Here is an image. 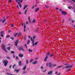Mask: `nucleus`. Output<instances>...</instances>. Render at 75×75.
<instances>
[{
  "instance_id": "50",
  "label": "nucleus",
  "mask_w": 75,
  "mask_h": 75,
  "mask_svg": "<svg viewBox=\"0 0 75 75\" xmlns=\"http://www.w3.org/2000/svg\"><path fill=\"white\" fill-rule=\"evenodd\" d=\"M74 22H75V21L73 20V21H72L71 23H74Z\"/></svg>"
},
{
  "instance_id": "31",
  "label": "nucleus",
  "mask_w": 75,
  "mask_h": 75,
  "mask_svg": "<svg viewBox=\"0 0 75 75\" xmlns=\"http://www.w3.org/2000/svg\"><path fill=\"white\" fill-rule=\"evenodd\" d=\"M29 51L30 52H33V50H31L30 49H29Z\"/></svg>"
},
{
  "instance_id": "41",
  "label": "nucleus",
  "mask_w": 75,
  "mask_h": 75,
  "mask_svg": "<svg viewBox=\"0 0 75 75\" xmlns=\"http://www.w3.org/2000/svg\"><path fill=\"white\" fill-rule=\"evenodd\" d=\"M16 65H15V64H14V65L13 66V69H14V67H16Z\"/></svg>"
},
{
  "instance_id": "32",
  "label": "nucleus",
  "mask_w": 75,
  "mask_h": 75,
  "mask_svg": "<svg viewBox=\"0 0 75 75\" xmlns=\"http://www.w3.org/2000/svg\"><path fill=\"white\" fill-rule=\"evenodd\" d=\"M26 63L27 64H28V60L27 59L26 60Z\"/></svg>"
},
{
  "instance_id": "14",
  "label": "nucleus",
  "mask_w": 75,
  "mask_h": 75,
  "mask_svg": "<svg viewBox=\"0 0 75 75\" xmlns=\"http://www.w3.org/2000/svg\"><path fill=\"white\" fill-rule=\"evenodd\" d=\"M18 64L19 66H21L22 64H21V61H20L18 62Z\"/></svg>"
},
{
  "instance_id": "49",
  "label": "nucleus",
  "mask_w": 75,
  "mask_h": 75,
  "mask_svg": "<svg viewBox=\"0 0 75 75\" xmlns=\"http://www.w3.org/2000/svg\"><path fill=\"white\" fill-rule=\"evenodd\" d=\"M24 28H26V26H25V25H24Z\"/></svg>"
},
{
  "instance_id": "3",
  "label": "nucleus",
  "mask_w": 75,
  "mask_h": 75,
  "mask_svg": "<svg viewBox=\"0 0 75 75\" xmlns=\"http://www.w3.org/2000/svg\"><path fill=\"white\" fill-rule=\"evenodd\" d=\"M3 63L5 67H6L7 65V64H8V61H7V60H4L3 62Z\"/></svg>"
},
{
  "instance_id": "59",
  "label": "nucleus",
  "mask_w": 75,
  "mask_h": 75,
  "mask_svg": "<svg viewBox=\"0 0 75 75\" xmlns=\"http://www.w3.org/2000/svg\"><path fill=\"white\" fill-rule=\"evenodd\" d=\"M40 68H41V69H43V67H41Z\"/></svg>"
},
{
  "instance_id": "24",
  "label": "nucleus",
  "mask_w": 75,
  "mask_h": 75,
  "mask_svg": "<svg viewBox=\"0 0 75 75\" xmlns=\"http://www.w3.org/2000/svg\"><path fill=\"white\" fill-rule=\"evenodd\" d=\"M30 39L31 40V41L32 42H33L32 44H34V40H33V39L32 38H31V37L30 38Z\"/></svg>"
},
{
  "instance_id": "54",
  "label": "nucleus",
  "mask_w": 75,
  "mask_h": 75,
  "mask_svg": "<svg viewBox=\"0 0 75 75\" xmlns=\"http://www.w3.org/2000/svg\"><path fill=\"white\" fill-rule=\"evenodd\" d=\"M6 37L7 38H8V37H10V35H8L6 36Z\"/></svg>"
},
{
  "instance_id": "56",
  "label": "nucleus",
  "mask_w": 75,
  "mask_h": 75,
  "mask_svg": "<svg viewBox=\"0 0 75 75\" xmlns=\"http://www.w3.org/2000/svg\"><path fill=\"white\" fill-rule=\"evenodd\" d=\"M18 59V57H16V59Z\"/></svg>"
},
{
  "instance_id": "53",
  "label": "nucleus",
  "mask_w": 75,
  "mask_h": 75,
  "mask_svg": "<svg viewBox=\"0 0 75 75\" xmlns=\"http://www.w3.org/2000/svg\"><path fill=\"white\" fill-rule=\"evenodd\" d=\"M71 1H73V2H74V3H75V0H71Z\"/></svg>"
},
{
  "instance_id": "26",
  "label": "nucleus",
  "mask_w": 75,
  "mask_h": 75,
  "mask_svg": "<svg viewBox=\"0 0 75 75\" xmlns=\"http://www.w3.org/2000/svg\"><path fill=\"white\" fill-rule=\"evenodd\" d=\"M7 49L8 51H10V47L9 46L8 47H7Z\"/></svg>"
},
{
  "instance_id": "20",
  "label": "nucleus",
  "mask_w": 75,
  "mask_h": 75,
  "mask_svg": "<svg viewBox=\"0 0 75 75\" xmlns=\"http://www.w3.org/2000/svg\"><path fill=\"white\" fill-rule=\"evenodd\" d=\"M26 69V65H25L24 67L22 68L23 70H25Z\"/></svg>"
},
{
  "instance_id": "23",
  "label": "nucleus",
  "mask_w": 75,
  "mask_h": 75,
  "mask_svg": "<svg viewBox=\"0 0 75 75\" xmlns=\"http://www.w3.org/2000/svg\"><path fill=\"white\" fill-rule=\"evenodd\" d=\"M28 20L29 21V23H31V20H30V16L28 17Z\"/></svg>"
},
{
  "instance_id": "12",
  "label": "nucleus",
  "mask_w": 75,
  "mask_h": 75,
  "mask_svg": "<svg viewBox=\"0 0 75 75\" xmlns=\"http://www.w3.org/2000/svg\"><path fill=\"white\" fill-rule=\"evenodd\" d=\"M28 5H24L23 6V10H25V8H26V7H27Z\"/></svg>"
},
{
  "instance_id": "5",
  "label": "nucleus",
  "mask_w": 75,
  "mask_h": 75,
  "mask_svg": "<svg viewBox=\"0 0 75 75\" xmlns=\"http://www.w3.org/2000/svg\"><path fill=\"white\" fill-rule=\"evenodd\" d=\"M2 45L3 47V48H2V50H4L7 53V50H6V47H5V45H4V44H2Z\"/></svg>"
},
{
  "instance_id": "60",
  "label": "nucleus",
  "mask_w": 75,
  "mask_h": 75,
  "mask_svg": "<svg viewBox=\"0 0 75 75\" xmlns=\"http://www.w3.org/2000/svg\"><path fill=\"white\" fill-rule=\"evenodd\" d=\"M64 65H68V64H64Z\"/></svg>"
},
{
  "instance_id": "8",
  "label": "nucleus",
  "mask_w": 75,
  "mask_h": 75,
  "mask_svg": "<svg viewBox=\"0 0 75 75\" xmlns=\"http://www.w3.org/2000/svg\"><path fill=\"white\" fill-rule=\"evenodd\" d=\"M61 13L62 14V15H64V16H65V15H67V13H65V11H62Z\"/></svg>"
},
{
  "instance_id": "6",
  "label": "nucleus",
  "mask_w": 75,
  "mask_h": 75,
  "mask_svg": "<svg viewBox=\"0 0 75 75\" xmlns=\"http://www.w3.org/2000/svg\"><path fill=\"white\" fill-rule=\"evenodd\" d=\"M6 20V19H0V23H4Z\"/></svg>"
},
{
  "instance_id": "45",
  "label": "nucleus",
  "mask_w": 75,
  "mask_h": 75,
  "mask_svg": "<svg viewBox=\"0 0 75 75\" xmlns=\"http://www.w3.org/2000/svg\"><path fill=\"white\" fill-rule=\"evenodd\" d=\"M33 61V60L32 59H31L30 60V62H32V61Z\"/></svg>"
},
{
  "instance_id": "37",
  "label": "nucleus",
  "mask_w": 75,
  "mask_h": 75,
  "mask_svg": "<svg viewBox=\"0 0 75 75\" xmlns=\"http://www.w3.org/2000/svg\"><path fill=\"white\" fill-rule=\"evenodd\" d=\"M27 73V71H24L23 72V74H25V73Z\"/></svg>"
},
{
  "instance_id": "38",
  "label": "nucleus",
  "mask_w": 75,
  "mask_h": 75,
  "mask_svg": "<svg viewBox=\"0 0 75 75\" xmlns=\"http://www.w3.org/2000/svg\"><path fill=\"white\" fill-rule=\"evenodd\" d=\"M18 1H20V3H22L23 2V0H21H21H18Z\"/></svg>"
},
{
  "instance_id": "21",
  "label": "nucleus",
  "mask_w": 75,
  "mask_h": 75,
  "mask_svg": "<svg viewBox=\"0 0 75 75\" xmlns=\"http://www.w3.org/2000/svg\"><path fill=\"white\" fill-rule=\"evenodd\" d=\"M62 67V65L61 66H58L56 69H59V68H61V67Z\"/></svg>"
},
{
  "instance_id": "42",
  "label": "nucleus",
  "mask_w": 75,
  "mask_h": 75,
  "mask_svg": "<svg viewBox=\"0 0 75 75\" xmlns=\"http://www.w3.org/2000/svg\"><path fill=\"white\" fill-rule=\"evenodd\" d=\"M45 7H46V8H49V7H48V6L46 5H45Z\"/></svg>"
},
{
  "instance_id": "2",
  "label": "nucleus",
  "mask_w": 75,
  "mask_h": 75,
  "mask_svg": "<svg viewBox=\"0 0 75 75\" xmlns=\"http://www.w3.org/2000/svg\"><path fill=\"white\" fill-rule=\"evenodd\" d=\"M50 52H47L46 54V56L44 60V61H47V58H48V56L50 55Z\"/></svg>"
},
{
  "instance_id": "28",
  "label": "nucleus",
  "mask_w": 75,
  "mask_h": 75,
  "mask_svg": "<svg viewBox=\"0 0 75 75\" xmlns=\"http://www.w3.org/2000/svg\"><path fill=\"white\" fill-rule=\"evenodd\" d=\"M18 34L17 33H16L15 34H14V37H16L17 36V35Z\"/></svg>"
},
{
  "instance_id": "7",
  "label": "nucleus",
  "mask_w": 75,
  "mask_h": 75,
  "mask_svg": "<svg viewBox=\"0 0 75 75\" xmlns=\"http://www.w3.org/2000/svg\"><path fill=\"white\" fill-rule=\"evenodd\" d=\"M0 32V34H1L0 36L1 37H4L3 34H4V32L1 31Z\"/></svg>"
},
{
  "instance_id": "64",
  "label": "nucleus",
  "mask_w": 75,
  "mask_h": 75,
  "mask_svg": "<svg viewBox=\"0 0 75 75\" xmlns=\"http://www.w3.org/2000/svg\"><path fill=\"white\" fill-rule=\"evenodd\" d=\"M59 9V8H56V10H58Z\"/></svg>"
},
{
  "instance_id": "15",
  "label": "nucleus",
  "mask_w": 75,
  "mask_h": 75,
  "mask_svg": "<svg viewBox=\"0 0 75 75\" xmlns=\"http://www.w3.org/2000/svg\"><path fill=\"white\" fill-rule=\"evenodd\" d=\"M51 62H50L48 64L49 68H51L52 66L51 65Z\"/></svg>"
},
{
  "instance_id": "52",
  "label": "nucleus",
  "mask_w": 75,
  "mask_h": 75,
  "mask_svg": "<svg viewBox=\"0 0 75 75\" xmlns=\"http://www.w3.org/2000/svg\"><path fill=\"white\" fill-rule=\"evenodd\" d=\"M62 23H64V20L63 19L62 21Z\"/></svg>"
},
{
  "instance_id": "18",
  "label": "nucleus",
  "mask_w": 75,
  "mask_h": 75,
  "mask_svg": "<svg viewBox=\"0 0 75 75\" xmlns=\"http://www.w3.org/2000/svg\"><path fill=\"white\" fill-rule=\"evenodd\" d=\"M18 4H19L20 7V8H21V7H22V6H21V3L19 2H18Z\"/></svg>"
},
{
  "instance_id": "43",
  "label": "nucleus",
  "mask_w": 75,
  "mask_h": 75,
  "mask_svg": "<svg viewBox=\"0 0 75 75\" xmlns=\"http://www.w3.org/2000/svg\"><path fill=\"white\" fill-rule=\"evenodd\" d=\"M11 27H14V25H13V24H11Z\"/></svg>"
},
{
  "instance_id": "51",
  "label": "nucleus",
  "mask_w": 75,
  "mask_h": 75,
  "mask_svg": "<svg viewBox=\"0 0 75 75\" xmlns=\"http://www.w3.org/2000/svg\"><path fill=\"white\" fill-rule=\"evenodd\" d=\"M29 42H30V41H28L27 43V44H29Z\"/></svg>"
},
{
  "instance_id": "34",
  "label": "nucleus",
  "mask_w": 75,
  "mask_h": 75,
  "mask_svg": "<svg viewBox=\"0 0 75 75\" xmlns=\"http://www.w3.org/2000/svg\"><path fill=\"white\" fill-rule=\"evenodd\" d=\"M33 23H35V19H33V20L32 21Z\"/></svg>"
},
{
  "instance_id": "61",
  "label": "nucleus",
  "mask_w": 75,
  "mask_h": 75,
  "mask_svg": "<svg viewBox=\"0 0 75 75\" xmlns=\"http://www.w3.org/2000/svg\"><path fill=\"white\" fill-rule=\"evenodd\" d=\"M15 1H16V2H17V3H18V0H15Z\"/></svg>"
},
{
  "instance_id": "4",
  "label": "nucleus",
  "mask_w": 75,
  "mask_h": 75,
  "mask_svg": "<svg viewBox=\"0 0 75 75\" xmlns=\"http://www.w3.org/2000/svg\"><path fill=\"white\" fill-rule=\"evenodd\" d=\"M18 50H19V51H25L24 50V48L22 46H21L19 47L18 48Z\"/></svg>"
},
{
  "instance_id": "9",
  "label": "nucleus",
  "mask_w": 75,
  "mask_h": 75,
  "mask_svg": "<svg viewBox=\"0 0 75 75\" xmlns=\"http://www.w3.org/2000/svg\"><path fill=\"white\" fill-rule=\"evenodd\" d=\"M18 40H16V41L15 42V46H17V44H18Z\"/></svg>"
},
{
  "instance_id": "35",
  "label": "nucleus",
  "mask_w": 75,
  "mask_h": 75,
  "mask_svg": "<svg viewBox=\"0 0 75 75\" xmlns=\"http://www.w3.org/2000/svg\"><path fill=\"white\" fill-rule=\"evenodd\" d=\"M11 52L12 54H14V51H11Z\"/></svg>"
},
{
  "instance_id": "19",
  "label": "nucleus",
  "mask_w": 75,
  "mask_h": 75,
  "mask_svg": "<svg viewBox=\"0 0 75 75\" xmlns=\"http://www.w3.org/2000/svg\"><path fill=\"white\" fill-rule=\"evenodd\" d=\"M37 63V61H35L34 62H33L32 63L33 64H36Z\"/></svg>"
},
{
  "instance_id": "47",
  "label": "nucleus",
  "mask_w": 75,
  "mask_h": 75,
  "mask_svg": "<svg viewBox=\"0 0 75 75\" xmlns=\"http://www.w3.org/2000/svg\"><path fill=\"white\" fill-rule=\"evenodd\" d=\"M11 30H9L8 31V33H11Z\"/></svg>"
},
{
  "instance_id": "27",
  "label": "nucleus",
  "mask_w": 75,
  "mask_h": 75,
  "mask_svg": "<svg viewBox=\"0 0 75 75\" xmlns=\"http://www.w3.org/2000/svg\"><path fill=\"white\" fill-rule=\"evenodd\" d=\"M52 71L49 72L48 73V74H52Z\"/></svg>"
},
{
  "instance_id": "55",
  "label": "nucleus",
  "mask_w": 75,
  "mask_h": 75,
  "mask_svg": "<svg viewBox=\"0 0 75 75\" xmlns=\"http://www.w3.org/2000/svg\"><path fill=\"white\" fill-rule=\"evenodd\" d=\"M9 3H11V0H9Z\"/></svg>"
},
{
  "instance_id": "58",
  "label": "nucleus",
  "mask_w": 75,
  "mask_h": 75,
  "mask_svg": "<svg viewBox=\"0 0 75 75\" xmlns=\"http://www.w3.org/2000/svg\"><path fill=\"white\" fill-rule=\"evenodd\" d=\"M17 8H18V9H19V7L18 5H17Z\"/></svg>"
},
{
  "instance_id": "22",
  "label": "nucleus",
  "mask_w": 75,
  "mask_h": 75,
  "mask_svg": "<svg viewBox=\"0 0 75 75\" xmlns=\"http://www.w3.org/2000/svg\"><path fill=\"white\" fill-rule=\"evenodd\" d=\"M24 13H25L24 14L25 15L26 13H27V10H25Z\"/></svg>"
},
{
  "instance_id": "40",
  "label": "nucleus",
  "mask_w": 75,
  "mask_h": 75,
  "mask_svg": "<svg viewBox=\"0 0 75 75\" xmlns=\"http://www.w3.org/2000/svg\"><path fill=\"white\" fill-rule=\"evenodd\" d=\"M10 38L11 39L13 40H14V39H13V38H13H13L11 37Z\"/></svg>"
},
{
  "instance_id": "36",
  "label": "nucleus",
  "mask_w": 75,
  "mask_h": 75,
  "mask_svg": "<svg viewBox=\"0 0 75 75\" xmlns=\"http://www.w3.org/2000/svg\"><path fill=\"white\" fill-rule=\"evenodd\" d=\"M36 38V36H34L33 37V39H35Z\"/></svg>"
},
{
  "instance_id": "62",
  "label": "nucleus",
  "mask_w": 75,
  "mask_h": 75,
  "mask_svg": "<svg viewBox=\"0 0 75 75\" xmlns=\"http://www.w3.org/2000/svg\"><path fill=\"white\" fill-rule=\"evenodd\" d=\"M23 25H24V23H22L21 25L22 26H23Z\"/></svg>"
},
{
  "instance_id": "29",
  "label": "nucleus",
  "mask_w": 75,
  "mask_h": 75,
  "mask_svg": "<svg viewBox=\"0 0 75 75\" xmlns=\"http://www.w3.org/2000/svg\"><path fill=\"white\" fill-rule=\"evenodd\" d=\"M52 67H56V66L57 65V64H52Z\"/></svg>"
},
{
  "instance_id": "63",
  "label": "nucleus",
  "mask_w": 75,
  "mask_h": 75,
  "mask_svg": "<svg viewBox=\"0 0 75 75\" xmlns=\"http://www.w3.org/2000/svg\"><path fill=\"white\" fill-rule=\"evenodd\" d=\"M68 8L69 9H71V7H68Z\"/></svg>"
},
{
  "instance_id": "33",
  "label": "nucleus",
  "mask_w": 75,
  "mask_h": 75,
  "mask_svg": "<svg viewBox=\"0 0 75 75\" xmlns=\"http://www.w3.org/2000/svg\"><path fill=\"white\" fill-rule=\"evenodd\" d=\"M24 47L25 48H27V45H26V44H25Z\"/></svg>"
},
{
  "instance_id": "48",
  "label": "nucleus",
  "mask_w": 75,
  "mask_h": 75,
  "mask_svg": "<svg viewBox=\"0 0 75 75\" xmlns=\"http://www.w3.org/2000/svg\"><path fill=\"white\" fill-rule=\"evenodd\" d=\"M26 24L27 25V24H28V21H27L26 22Z\"/></svg>"
},
{
  "instance_id": "46",
  "label": "nucleus",
  "mask_w": 75,
  "mask_h": 75,
  "mask_svg": "<svg viewBox=\"0 0 75 75\" xmlns=\"http://www.w3.org/2000/svg\"><path fill=\"white\" fill-rule=\"evenodd\" d=\"M34 8H35V6H33L32 8V9H34Z\"/></svg>"
},
{
  "instance_id": "30",
  "label": "nucleus",
  "mask_w": 75,
  "mask_h": 75,
  "mask_svg": "<svg viewBox=\"0 0 75 75\" xmlns=\"http://www.w3.org/2000/svg\"><path fill=\"white\" fill-rule=\"evenodd\" d=\"M20 36H21V33H20L19 34H18V37H20Z\"/></svg>"
},
{
  "instance_id": "13",
  "label": "nucleus",
  "mask_w": 75,
  "mask_h": 75,
  "mask_svg": "<svg viewBox=\"0 0 75 75\" xmlns=\"http://www.w3.org/2000/svg\"><path fill=\"white\" fill-rule=\"evenodd\" d=\"M19 57H21V58H22V57H23V55L21 53H20L19 55Z\"/></svg>"
},
{
  "instance_id": "1",
  "label": "nucleus",
  "mask_w": 75,
  "mask_h": 75,
  "mask_svg": "<svg viewBox=\"0 0 75 75\" xmlns=\"http://www.w3.org/2000/svg\"><path fill=\"white\" fill-rule=\"evenodd\" d=\"M72 65H71L70 66H66L65 67H63L62 69H64V68H66V69H68L67 70V72H69L71 70V68H72L73 67Z\"/></svg>"
},
{
  "instance_id": "44",
  "label": "nucleus",
  "mask_w": 75,
  "mask_h": 75,
  "mask_svg": "<svg viewBox=\"0 0 75 75\" xmlns=\"http://www.w3.org/2000/svg\"><path fill=\"white\" fill-rule=\"evenodd\" d=\"M45 71H46V69H45V70L42 71V72H45Z\"/></svg>"
},
{
  "instance_id": "17",
  "label": "nucleus",
  "mask_w": 75,
  "mask_h": 75,
  "mask_svg": "<svg viewBox=\"0 0 75 75\" xmlns=\"http://www.w3.org/2000/svg\"><path fill=\"white\" fill-rule=\"evenodd\" d=\"M18 4H19L20 7V8H21V7H22V6H21V3L19 2H18Z\"/></svg>"
},
{
  "instance_id": "57",
  "label": "nucleus",
  "mask_w": 75,
  "mask_h": 75,
  "mask_svg": "<svg viewBox=\"0 0 75 75\" xmlns=\"http://www.w3.org/2000/svg\"><path fill=\"white\" fill-rule=\"evenodd\" d=\"M19 14H21V12H19Z\"/></svg>"
},
{
  "instance_id": "39",
  "label": "nucleus",
  "mask_w": 75,
  "mask_h": 75,
  "mask_svg": "<svg viewBox=\"0 0 75 75\" xmlns=\"http://www.w3.org/2000/svg\"><path fill=\"white\" fill-rule=\"evenodd\" d=\"M7 59H10V58L8 57H6Z\"/></svg>"
},
{
  "instance_id": "16",
  "label": "nucleus",
  "mask_w": 75,
  "mask_h": 75,
  "mask_svg": "<svg viewBox=\"0 0 75 75\" xmlns=\"http://www.w3.org/2000/svg\"><path fill=\"white\" fill-rule=\"evenodd\" d=\"M39 10H40V9H39L38 8H37L35 10V12H37L38 11H39Z\"/></svg>"
},
{
  "instance_id": "25",
  "label": "nucleus",
  "mask_w": 75,
  "mask_h": 75,
  "mask_svg": "<svg viewBox=\"0 0 75 75\" xmlns=\"http://www.w3.org/2000/svg\"><path fill=\"white\" fill-rule=\"evenodd\" d=\"M20 70V69H18V70H15V71H16V72H17V73H18V72H19V70Z\"/></svg>"
},
{
  "instance_id": "10",
  "label": "nucleus",
  "mask_w": 75,
  "mask_h": 75,
  "mask_svg": "<svg viewBox=\"0 0 75 75\" xmlns=\"http://www.w3.org/2000/svg\"><path fill=\"white\" fill-rule=\"evenodd\" d=\"M37 43H38V42H35L34 44V43L33 42V46L34 47V46H35V45H37Z\"/></svg>"
},
{
  "instance_id": "11",
  "label": "nucleus",
  "mask_w": 75,
  "mask_h": 75,
  "mask_svg": "<svg viewBox=\"0 0 75 75\" xmlns=\"http://www.w3.org/2000/svg\"><path fill=\"white\" fill-rule=\"evenodd\" d=\"M50 54L49 55H50V58H51L52 57H54V54L53 53H52L51 54H50Z\"/></svg>"
}]
</instances>
